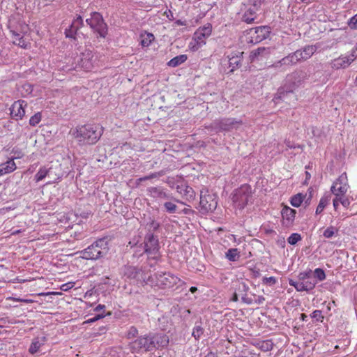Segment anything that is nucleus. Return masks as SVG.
I'll use <instances>...</instances> for the list:
<instances>
[{"label": "nucleus", "mask_w": 357, "mask_h": 357, "mask_svg": "<svg viewBox=\"0 0 357 357\" xmlns=\"http://www.w3.org/2000/svg\"><path fill=\"white\" fill-rule=\"evenodd\" d=\"M146 254L153 255V258L156 257V255L159 252L160 245L158 236H155L153 232L149 231L144 236V243Z\"/></svg>", "instance_id": "nucleus-11"}, {"label": "nucleus", "mask_w": 357, "mask_h": 357, "mask_svg": "<svg viewBox=\"0 0 357 357\" xmlns=\"http://www.w3.org/2000/svg\"><path fill=\"white\" fill-rule=\"evenodd\" d=\"M296 211L289 206H284L281 211L282 217V224L286 227H289L293 225Z\"/></svg>", "instance_id": "nucleus-16"}, {"label": "nucleus", "mask_w": 357, "mask_h": 357, "mask_svg": "<svg viewBox=\"0 0 357 357\" xmlns=\"http://www.w3.org/2000/svg\"><path fill=\"white\" fill-rule=\"evenodd\" d=\"M243 52H231L227 56L228 68L229 70L225 72L227 75H231L234 72L242 66Z\"/></svg>", "instance_id": "nucleus-12"}, {"label": "nucleus", "mask_w": 357, "mask_h": 357, "mask_svg": "<svg viewBox=\"0 0 357 357\" xmlns=\"http://www.w3.org/2000/svg\"><path fill=\"white\" fill-rule=\"evenodd\" d=\"M45 340H46L45 337H42L41 338H40V337L35 338L33 340L32 343L31 344V346L29 349V352L31 354H34L36 352H38L40 347L44 344Z\"/></svg>", "instance_id": "nucleus-27"}, {"label": "nucleus", "mask_w": 357, "mask_h": 357, "mask_svg": "<svg viewBox=\"0 0 357 357\" xmlns=\"http://www.w3.org/2000/svg\"><path fill=\"white\" fill-rule=\"evenodd\" d=\"M137 334L138 330L137 329V328L135 326H131L127 333V337L128 339H132L135 337Z\"/></svg>", "instance_id": "nucleus-53"}, {"label": "nucleus", "mask_w": 357, "mask_h": 357, "mask_svg": "<svg viewBox=\"0 0 357 357\" xmlns=\"http://www.w3.org/2000/svg\"><path fill=\"white\" fill-rule=\"evenodd\" d=\"M350 61V64L357 58V47L352 50L349 56H346Z\"/></svg>", "instance_id": "nucleus-57"}, {"label": "nucleus", "mask_w": 357, "mask_h": 357, "mask_svg": "<svg viewBox=\"0 0 357 357\" xmlns=\"http://www.w3.org/2000/svg\"><path fill=\"white\" fill-rule=\"evenodd\" d=\"M241 301L248 305H250L253 303V300L251 298L247 297L246 294L242 296Z\"/></svg>", "instance_id": "nucleus-58"}, {"label": "nucleus", "mask_w": 357, "mask_h": 357, "mask_svg": "<svg viewBox=\"0 0 357 357\" xmlns=\"http://www.w3.org/2000/svg\"><path fill=\"white\" fill-rule=\"evenodd\" d=\"M274 344L273 343L271 340H267L263 341L259 346V348L263 351H271L273 348Z\"/></svg>", "instance_id": "nucleus-40"}, {"label": "nucleus", "mask_w": 357, "mask_h": 357, "mask_svg": "<svg viewBox=\"0 0 357 357\" xmlns=\"http://www.w3.org/2000/svg\"><path fill=\"white\" fill-rule=\"evenodd\" d=\"M276 282H277V279L273 276L269 277V278L264 277L262 279V283L264 284L272 286V285H274L275 284H276Z\"/></svg>", "instance_id": "nucleus-52"}, {"label": "nucleus", "mask_w": 357, "mask_h": 357, "mask_svg": "<svg viewBox=\"0 0 357 357\" xmlns=\"http://www.w3.org/2000/svg\"><path fill=\"white\" fill-rule=\"evenodd\" d=\"M289 284L291 286L294 287L296 289V291H303L304 285L303 284L302 282H298L294 281L292 279H289Z\"/></svg>", "instance_id": "nucleus-49"}, {"label": "nucleus", "mask_w": 357, "mask_h": 357, "mask_svg": "<svg viewBox=\"0 0 357 357\" xmlns=\"http://www.w3.org/2000/svg\"><path fill=\"white\" fill-rule=\"evenodd\" d=\"M10 32L14 38L13 43L20 46L22 48L26 49L28 46V43L24 39V36L18 33L15 30H10Z\"/></svg>", "instance_id": "nucleus-23"}, {"label": "nucleus", "mask_w": 357, "mask_h": 357, "mask_svg": "<svg viewBox=\"0 0 357 357\" xmlns=\"http://www.w3.org/2000/svg\"><path fill=\"white\" fill-rule=\"evenodd\" d=\"M203 333L204 328L202 326L201 322H199V324L196 323L195 326L193 328L192 335L195 337V340H199Z\"/></svg>", "instance_id": "nucleus-39"}, {"label": "nucleus", "mask_w": 357, "mask_h": 357, "mask_svg": "<svg viewBox=\"0 0 357 357\" xmlns=\"http://www.w3.org/2000/svg\"><path fill=\"white\" fill-rule=\"evenodd\" d=\"M140 273V269L135 266H127L124 267L123 275L129 279H136Z\"/></svg>", "instance_id": "nucleus-25"}, {"label": "nucleus", "mask_w": 357, "mask_h": 357, "mask_svg": "<svg viewBox=\"0 0 357 357\" xmlns=\"http://www.w3.org/2000/svg\"><path fill=\"white\" fill-rule=\"evenodd\" d=\"M338 231L337 229H336L333 226H330L327 229H326L323 233V236L325 238H330L333 237L335 234H337Z\"/></svg>", "instance_id": "nucleus-43"}, {"label": "nucleus", "mask_w": 357, "mask_h": 357, "mask_svg": "<svg viewBox=\"0 0 357 357\" xmlns=\"http://www.w3.org/2000/svg\"><path fill=\"white\" fill-rule=\"evenodd\" d=\"M105 309V305L99 304V305H98L94 308V311H95V312H99L102 311V313H103V314H104Z\"/></svg>", "instance_id": "nucleus-59"}, {"label": "nucleus", "mask_w": 357, "mask_h": 357, "mask_svg": "<svg viewBox=\"0 0 357 357\" xmlns=\"http://www.w3.org/2000/svg\"><path fill=\"white\" fill-rule=\"evenodd\" d=\"M86 22L94 33L98 34L99 37L105 38L107 36L108 26L100 13L92 12L91 17L86 19Z\"/></svg>", "instance_id": "nucleus-5"}, {"label": "nucleus", "mask_w": 357, "mask_h": 357, "mask_svg": "<svg viewBox=\"0 0 357 357\" xmlns=\"http://www.w3.org/2000/svg\"><path fill=\"white\" fill-rule=\"evenodd\" d=\"M242 124L243 121L241 120L234 118H222L213 121L210 125L206 126L205 128L216 132H229L234 129H237Z\"/></svg>", "instance_id": "nucleus-4"}, {"label": "nucleus", "mask_w": 357, "mask_h": 357, "mask_svg": "<svg viewBox=\"0 0 357 357\" xmlns=\"http://www.w3.org/2000/svg\"><path fill=\"white\" fill-rule=\"evenodd\" d=\"M256 12L255 9L249 8L242 16V20L248 24L252 23L256 19Z\"/></svg>", "instance_id": "nucleus-31"}, {"label": "nucleus", "mask_w": 357, "mask_h": 357, "mask_svg": "<svg viewBox=\"0 0 357 357\" xmlns=\"http://www.w3.org/2000/svg\"><path fill=\"white\" fill-rule=\"evenodd\" d=\"M188 57L185 54H181L178 56H176L172 59L168 63L167 65L169 67L175 68L178 66L179 65L183 63L186 60Z\"/></svg>", "instance_id": "nucleus-29"}, {"label": "nucleus", "mask_w": 357, "mask_h": 357, "mask_svg": "<svg viewBox=\"0 0 357 357\" xmlns=\"http://www.w3.org/2000/svg\"><path fill=\"white\" fill-rule=\"evenodd\" d=\"M25 106H26V103L24 100L15 101L10 108L11 117L16 120L22 119L25 114Z\"/></svg>", "instance_id": "nucleus-15"}, {"label": "nucleus", "mask_w": 357, "mask_h": 357, "mask_svg": "<svg viewBox=\"0 0 357 357\" xmlns=\"http://www.w3.org/2000/svg\"><path fill=\"white\" fill-rule=\"evenodd\" d=\"M147 226H149V231L153 232L158 230L160 227V223L155 221V220H151V221L147 223Z\"/></svg>", "instance_id": "nucleus-51"}, {"label": "nucleus", "mask_w": 357, "mask_h": 357, "mask_svg": "<svg viewBox=\"0 0 357 357\" xmlns=\"http://www.w3.org/2000/svg\"><path fill=\"white\" fill-rule=\"evenodd\" d=\"M347 24L351 29H357V14L351 17Z\"/></svg>", "instance_id": "nucleus-54"}, {"label": "nucleus", "mask_w": 357, "mask_h": 357, "mask_svg": "<svg viewBox=\"0 0 357 357\" xmlns=\"http://www.w3.org/2000/svg\"><path fill=\"white\" fill-rule=\"evenodd\" d=\"M78 31V29H77L75 27L73 26V24L69 26L68 28L66 29L65 30V36L66 38L73 39L74 40H77V33Z\"/></svg>", "instance_id": "nucleus-37"}, {"label": "nucleus", "mask_w": 357, "mask_h": 357, "mask_svg": "<svg viewBox=\"0 0 357 357\" xmlns=\"http://www.w3.org/2000/svg\"><path fill=\"white\" fill-rule=\"evenodd\" d=\"M312 271L309 269L307 271L301 272L298 274V278L301 281H305L306 279H310L312 277Z\"/></svg>", "instance_id": "nucleus-50"}, {"label": "nucleus", "mask_w": 357, "mask_h": 357, "mask_svg": "<svg viewBox=\"0 0 357 357\" xmlns=\"http://www.w3.org/2000/svg\"><path fill=\"white\" fill-rule=\"evenodd\" d=\"M225 257L230 261H236L240 258V252L237 248H230L225 253Z\"/></svg>", "instance_id": "nucleus-33"}, {"label": "nucleus", "mask_w": 357, "mask_h": 357, "mask_svg": "<svg viewBox=\"0 0 357 357\" xmlns=\"http://www.w3.org/2000/svg\"><path fill=\"white\" fill-rule=\"evenodd\" d=\"M40 120H41V114L40 112H37L30 118L29 124L31 126H36L40 123Z\"/></svg>", "instance_id": "nucleus-45"}, {"label": "nucleus", "mask_w": 357, "mask_h": 357, "mask_svg": "<svg viewBox=\"0 0 357 357\" xmlns=\"http://www.w3.org/2000/svg\"><path fill=\"white\" fill-rule=\"evenodd\" d=\"M349 188L347 175L344 172L333 183L331 190L333 194H336V192H340L342 195L346 194Z\"/></svg>", "instance_id": "nucleus-14"}, {"label": "nucleus", "mask_w": 357, "mask_h": 357, "mask_svg": "<svg viewBox=\"0 0 357 357\" xmlns=\"http://www.w3.org/2000/svg\"><path fill=\"white\" fill-rule=\"evenodd\" d=\"M310 317L312 319H315L317 321L323 322L324 319V317L322 315V312L321 310H316L312 312L310 314Z\"/></svg>", "instance_id": "nucleus-48"}, {"label": "nucleus", "mask_w": 357, "mask_h": 357, "mask_svg": "<svg viewBox=\"0 0 357 357\" xmlns=\"http://www.w3.org/2000/svg\"><path fill=\"white\" fill-rule=\"evenodd\" d=\"M53 172V167L46 168L45 167H40L37 174L35 175V180L36 181H42L43 178L46 177V176H49Z\"/></svg>", "instance_id": "nucleus-30"}, {"label": "nucleus", "mask_w": 357, "mask_h": 357, "mask_svg": "<svg viewBox=\"0 0 357 357\" xmlns=\"http://www.w3.org/2000/svg\"><path fill=\"white\" fill-rule=\"evenodd\" d=\"M314 277L319 281H323L326 279V273L321 268H316L313 272Z\"/></svg>", "instance_id": "nucleus-42"}, {"label": "nucleus", "mask_w": 357, "mask_h": 357, "mask_svg": "<svg viewBox=\"0 0 357 357\" xmlns=\"http://www.w3.org/2000/svg\"><path fill=\"white\" fill-rule=\"evenodd\" d=\"M306 195H304L302 193H298L291 197L290 203L294 207H299L303 202Z\"/></svg>", "instance_id": "nucleus-35"}, {"label": "nucleus", "mask_w": 357, "mask_h": 357, "mask_svg": "<svg viewBox=\"0 0 357 357\" xmlns=\"http://www.w3.org/2000/svg\"><path fill=\"white\" fill-rule=\"evenodd\" d=\"M252 197V189L250 185L244 184L235 190L232 194L231 199L240 209L244 208Z\"/></svg>", "instance_id": "nucleus-7"}, {"label": "nucleus", "mask_w": 357, "mask_h": 357, "mask_svg": "<svg viewBox=\"0 0 357 357\" xmlns=\"http://www.w3.org/2000/svg\"><path fill=\"white\" fill-rule=\"evenodd\" d=\"M331 196H324L321 198L316 209V214H320L330 202Z\"/></svg>", "instance_id": "nucleus-34"}, {"label": "nucleus", "mask_w": 357, "mask_h": 357, "mask_svg": "<svg viewBox=\"0 0 357 357\" xmlns=\"http://www.w3.org/2000/svg\"><path fill=\"white\" fill-rule=\"evenodd\" d=\"M248 290H249V287L245 282H241L239 284V287L238 288V291L240 293L243 294H245L248 291Z\"/></svg>", "instance_id": "nucleus-55"}, {"label": "nucleus", "mask_w": 357, "mask_h": 357, "mask_svg": "<svg viewBox=\"0 0 357 357\" xmlns=\"http://www.w3.org/2000/svg\"><path fill=\"white\" fill-rule=\"evenodd\" d=\"M147 191L150 193V195L154 198L172 199V195L167 193L162 187H150L148 188Z\"/></svg>", "instance_id": "nucleus-20"}, {"label": "nucleus", "mask_w": 357, "mask_h": 357, "mask_svg": "<svg viewBox=\"0 0 357 357\" xmlns=\"http://www.w3.org/2000/svg\"><path fill=\"white\" fill-rule=\"evenodd\" d=\"M130 349L132 351L135 352H147L154 350V342L152 340L151 333L140 336L135 341L132 342L130 343Z\"/></svg>", "instance_id": "nucleus-9"}, {"label": "nucleus", "mask_w": 357, "mask_h": 357, "mask_svg": "<svg viewBox=\"0 0 357 357\" xmlns=\"http://www.w3.org/2000/svg\"><path fill=\"white\" fill-rule=\"evenodd\" d=\"M265 301V298L263 296H259L255 300V303L257 304H261Z\"/></svg>", "instance_id": "nucleus-61"}, {"label": "nucleus", "mask_w": 357, "mask_h": 357, "mask_svg": "<svg viewBox=\"0 0 357 357\" xmlns=\"http://www.w3.org/2000/svg\"><path fill=\"white\" fill-rule=\"evenodd\" d=\"M306 77V73L303 70H296L288 75L284 84L278 89L275 99L287 102V97L294 95V91L303 82Z\"/></svg>", "instance_id": "nucleus-2"}, {"label": "nucleus", "mask_w": 357, "mask_h": 357, "mask_svg": "<svg viewBox=\"0 0 357 357\" xmlns=\"http://www.w3.org/2000/svg\"><path fill=\"white\" fill-rule=\"evenodd\" d=\"M271 29L268 26H260L246 31L248 43L257 44L268 38Z\"/></svg>", "instance_id": "nucleus-6"}, {"label": "nucleus", "mask_w": 357, "mask_h": 357, "mask_svg": "<svg viewBox=\"0 0 357 357\" xmlns=\"http://www.w3.org/2000/svg\"><path fill=\"white\" fill-rule=\"evenodd\" d=\"M155 285L161 289L172 288L176 285L181 280L169 272L156 273L153 278Z\"/></svg>", "instance_id": "nucleus-8"}, {"label": "nucleus", "mask_w": 357, "mask_h": 357, "mask_svg": "<svg viewBox=\"0 0 357 357\" xmlns=\"http://www.w3.org/2000/svg\"><path fill=\"white\" fill-rule=\"evenodd\" d=\"M301 240V234L298 233H293L290 235V236L287 238V242L290 245H296L298 241Z\"/></svg>", "instance_id": "nucleus-44"}, {"label": "nucleus", "mask_w": 357, "mask_h": 357, "mask_svg": "<svg viewBox=\"0 0 357 357\" xmlns=\"http://www.w3.org/2000/svg\"><path fill=\"white\" fill-rule=\"evenodd\" d=\"M72 24L73 27L79 30L84 26V20L80 15H77V17L73 20Z\"/></svg>", "instance_id": "nucleus-46"}, {"label": "nucleus", "mask_w": 357, "mask_h": 357, "mask_svg": "<svg viewBox=\"0 0 357 357\" xmlns=\"http://www.w3.org/2000/svg\"><path fill=\"white\" fill-rule=\"evenodd\" d=\"M105 316L106 315L103 313H99V314H97L96 315H95L93 318L88 319L85 322L86 323H93V322H95L100 319L104 318Z\"/></svg>", "instance_id": "nucleus-56"}, {"label": "nucleus", "mask_w": 357, "mask_h": 357, "mask_svg": "<svg viewBox=\"0 0 357 357\" xmlns=\"http://www.w3.org/2000/svg\"><path fill=\"white\" fill-rule=\"evenodd\" d=\"M152 340L154 342L155 349L158 347H165L169 343V338L167 335L159 333L152 334Z\"/></svg>", "instance_id": "nucleus-22"}, {"label": "nucleus", "mask_w": 357, "mask_h": 357, "mask_svg": "<svg viewBox=\"0 0 357 357\" xmlns=\"http://www.w3.org/2000/svg\"><path fill=\"white\" fill-rule=\"evenodd\" d=\"M109 251L108 241L106 238H101L93 242L86 249L82 250V257L87 260H97L105 257Z\"/></svg>", "instance_id": "nucleus-3"}, {"label": "nucleus", "mask_w": 357, "mask_h": 357, "mask_svg": "<svg viewBox=\"0 0 357 357\" xmlns=\"http://www.w3.org/2000/svg\"><path fill=\"white\" fill-rule=\"evenodd\" d=\"M176 190L178 193L185 196L188 199H193L195 197V192L193 189L188 185H177Z\"/></svg>", "instance_id": "nucleus-26"}, {"label": "nucleus", "mask_w": 357, "mask_h": 357, "mask_svg": "<svg viewBox=\"0 0 357 357\" xmlns=\"http://www.w3.org/2000/svg\"><path fill=\"white\" fill-rule=\"evenodd\" d=\"M271 52V47H259L256 50H252L250 54V59L252 62L259 57L266 58Z\"/></svg>", "instance_id": "nucleus-19"}, {"label": "nucleus", "mask_w": 357, "mask_h": 357, "mask_svg": "<svg viewBox=\"0 0 357 357\" xmlns=\"http://www.w3.org/2000/svg\"><path fill=\"white\" fill-rule=\"evenodd\" d=\"M231 301H234V302H236L238 301V294L234 292L232 295V297L231 298Z\"/></svg>", "instance_id": "nucleus-63"}, {"label": "nucleus", "mask_w": 357, "mask_h": 357, "mask_svg": "<svg viewBox=\"0 0 357 357\" xmlns=\"http://www.w3.org/2000/svg\"><path fill=\"white\" fill-rule=\"evenodd\" d=\"M161 175H162L161 172H154V173H151V174H149L148 176H149V180H150V179H153V178H157L158 176H160Z\"/></svg>", "instance_id": "nucleus-60"}, {"label": "nucleus", "mask_w": 357, "mask_h": 357, "mask_svg": "<svg viewBox=\"0 0 357 357\" xmlns=\"http://www.w3.org/2000/svg\"><path fill=\"white\" fill-rule=\"evenodd\" d=\"M103 130V127L99 124H85L77 126L73 135L79 145H93L100 139Z\"/></svg>", "instance_id": "nucleus-1"}, {"label": "nucleus", "mask_w": 357, "mask_h": 357, "mask_svg": "<svg viewBox=\"0 0 357 357\" xmlns=\"http://www.w3.org/2000/svg\"><path fill=\"white\" fill-rule=\"evenodd\" d=\"M303 284L304 285L303 291H309L312 290L317 284L316 281H303Z\"/></svg>", "instance_id": "nucleus-47"}, {"label": "nucleus", "mask_w": 357, "mask_h": 357, "mask_svg": "<svg viewBox=\"0 0 357 357\" xmlns=\"http://www.w3.org/2000/svg\"><path fill=\"white\" fill-rule=\"evenodd\" d=\"M316 51L315 45H306L303 48L295 51V53L299 61H302L310 59Z\"/></svg>", "instance_id": "nucleus-17"}, {"label": "nucleus", "mask_w": 357, "mask_h": 357, "mask_svg": "<svg viewBox=\"0 0 357 357\" xmlns=\"http://www.w3.org/2000/svg\"><path fill=\"white\" fill-rule=\"evenodd\" d=\"M16 169V165L13 160H8L5 163L0 165V176L1 175L10 173Z\"/></svg>", "instance_id": "nucleus-24"}, {"label": "nucleus", "mask_w": 357, "mask_h": 357, "mask_svg": "<svg viewBox=\"0 0 357 357\" xmlns=\"http://www.w3.org/2000/svg\"><path fill=\"white\" fill-rule=\"evenodd\" d=\"M131 248L133 250V257L139 258L146 253L143 243H140L139 245L135 244L134 246H132Z\"/></svg>", "instance_id": "nucleus-36"}, {"label": "nucleus", "mask_w": 357, "mask_h": 357, "mask_svg": "<svg viewBox=\"0 0 357 357\" xmlns=\"http://www.w3.org/2000/svg\"><path fill=\"white\" fill-rule=\"evenodd\" d=\"M300 62L295 52L288 54L281 60L269 66V68H280L282 66H293Z\"/></svg>", "instance_id": "nucleus-18"}, {"label": "nucleus", "mask_w": 357, "mask_h": 357, "mask_svg": "<svg viewBox=\"0 0 357 357\" xmlns=\"http://www.w3.org/2000/svg\"><path fill=\"white\" fill-rule=\"evenodd\" d=\"M212 32V25L209 23L202 27H199L194 33L193 39L197 43V47L204 45L205 39L208 38Z\"/></svg>", "instance_id": "nucleus-13"}, {"label": "nucleus", "mask_w": 357, "mask_h": 357, "mask_svg": "<svg viewBox=\"0 0 357 357\" xmlns=\"http://www.w3.org/2000/svg\"><path fill=\"white\" fill-rule=\"evenodd\" d=\"M207 192L208 191L206 190L204 194V191L201 190L200 193L199 207L200 212L203 214L213 212L215 210L218 205L215 195L208 194Z\"/></svg>", "instance_id": "nucleus-10"}, {"label": "nucleus", "mask_w": 357, "mask_h": 357, "mask_svg": "<svg viewBox=\"0 0 357 357\" xmlns=\"http://www.w3.org/2000/svg\"><path fill=\"white\" fill-rule=\"evenodd\" d=\"M333 207L335 210H337L338 206H339V204H340V201L338 200V199L337 198V197H335V198L333 199Z\"/></svg>", "instance_id": "nucleus-62"}, {"label": "nucleus", "mask_w": 357, "mask_h": 357, "mask_svg": "<svg viewBox=\"0 0 357 357\" xmlns=\"http://www.w3.org/2000/svg\"><path fill=\"white\" fill-rule=\"evenodd\" d=\"M335 197L340 201V203L345 208H348L350 205V200L348 197L345 196V194H341V192H337L336 194H334Z\"/></svg>", "instance_id": "nucleus-38"}, {"label": "nucleus", "mask_w": 357, "mask_h": 357, "mask_svg": "<svg viewBox=\"0 0 357 357\" xmlns=\"http://www.w3.org/2000/svg\"><path fill=\"white\" fill-rule=\"evenodd\" d=\"M164 208L169 213H175L177 211L178 206L172 202H166L164 203Z\"/></svg>", "instance_id": "nucleus-41"}, {"label": "nucleus", "mask_w": 357, "mask_h": 357, "mask_svg": "<svg viewBox=\"0 0 357 357\" xmlns=\"http://www.w3.org/2000/svg\"><path fill=\"white\" fill-rule=\"evenodd\" d=\"M154 35L151 33L145 32L140 35V44L142 47H149L154 40Z\"/></svg>", "instance_id": "nucleus-28"}, {"label": "nucleus", "mask_w": 357, "mask_h": 357, "mask_svg": "<svg viewBox=\"0 0 357 357\" xmlns=\"http://www.w3.org/2000/svg\"><path fill=\"white\" fill-rule=\"evenodd\" d=\"M90 55L91 53H83L82 57L80 58V65L82 68H84L86 70H89L91 66V62L90 61Z\"/></svg>", "instance_id": "nucleus-32"}, {"label": "nucleus", "mask_w": 357, "mask_h": 357, "mask_svg": "<svg viewBox=\"0 0 357 357\" xmlns=\"http://www.w3.org/2000/svg\"><path fill=\"white\" fill-rule=\"evenodd\" d=\"M330 65L334 70L346 68L350 65V61L347 57L340 56V57L332 60Z\"/></svg>", "instance_id": "nucleus-21"}, {"label": "nucleus", "mask_w": 357, "mask_h": 357, "mask_svg": "<svg viewBox=\"0 0 357 357\" xmlns=\"http://www.w3.org/2000/svg\"><path fill=\"white\" fill-rule=\"evenodd\" d=\"M205 357H218L217 355H215V354L213 353V352H209L206 356H205Z\"/></svg>", "instance_id": "nucleus-64"}]
</instances>
